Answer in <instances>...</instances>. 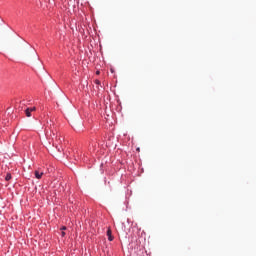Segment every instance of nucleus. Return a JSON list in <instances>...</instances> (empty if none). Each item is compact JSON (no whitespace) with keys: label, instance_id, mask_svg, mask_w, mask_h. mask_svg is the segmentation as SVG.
Wrapping results in <instances>:
<instances>
[{"label":"nucleus","instance_id":"f257e3e1","mask_svg":"<svg viewBox=\"0 0 256 256\" xmlns=\"http://www.w3.org/2000/svg\"><path fill=\"white\" fill-rule=\"evenodd\" d=\"M35 110H36L35 107H33V108H27V109L25 110L26 116H27V117H31V112H33V111H35Z\"/></svg>","mask_w":256,"mask_h":256},{"label":"nucleus","instance_id":"f03ea898","mask_svg":"<svg viewBox=\"0 0 256 256\" xmlns=\"http://www.w3.org/2000/svg\"><path fill=\"white\" fill-rule=\"evenodd\" d=\"M107 236H108L109 241H112V240L114 239V237L112 236V231H111V229H108V230H107Z\"/></svg>","mask_w":256,"mask_h":256},{"label":"nucleus","instance_id":"7ed1b4c3","mask_svg":"<svg viewBox=\"0 0 256 256\" xmlns=\"http://www.w3.org/2000/svg\"><path fill=\"white\" fill-rule=\"evenodd\" d=\"M42 175H43V172H40V171H38V170L35 171V177H36L37 179H41Z\"/></svg>","mask_w":256,"mask_h":256},{"label":"nucleus","instance_id":"20e7f679","mask_svg":"<svg viewBox=\"0 0 256 256\" xmlns=\"http://www.w3.org/2000/svg\"><path fill=\"white\" fill-rule=\"evenodd\" d=\"M10 179H11V174L8 173V174L6 175V177H5V180H6V181H9Z\"/></svg>","mask_w":256,"mask_h":256},{"label":"nucleus","instance_id":"39448f33","mask_svg":"<svg viewBox=\"0 0 256 256\" xmlns=\"http://www.w3.org/2000/svg\"><path fill=\"white\" fill-rule=\"evenodd\" d=\"M56 148L58 149L59 152H61L63 150L62 148L58 147L57 145H56Z\"/></svg>","mask_w":256,"mask_h":256},{"label":"nucleus","instance_id":"423d86ee","mask_svg":"<svg viewBox=\"0 0 256 256\" xmlns=\"http://www.w3.org/2000/svg\"><path fill=\"white\" fill-rule=\"evenodd\" d=\"M57 142H58V143H61V142H62V139L59 137V138L57 139Z\"/></svg>","mask_w":256,"mask_h":256},{"label":"nucleus","instance_id":"0eeeda50","mask_svg":"<svg viewBox=\"0 0 256 256\" xmlns=\"http://www.w3.org/2000/svg\"><path fill=\"white\" fill-rule=\"evenodd\" d=\"M95 83L98 84V85L101 84V82L99 80H96Z\"/></svg>","mask_w":256,"mask_h":256},{"label":"nucleus","instance_id":"6e6552de","mask_svg":"<svg viewBox=\"0 0 256 256\" xmlns=\"http://www.w3.org/2000/svg\"><path fill=\"white\" fill-rule=\"evenodd\" d=\"M61 235L64 237V236H65V232H64V231H62Z\"/></svg>","mask_w":256,"mask_h":256},{"label":"nucleus","instance_id":"1a4fd4ad","mask_svg":"<svg viewBox=\"0 0 256 256\" xmlns=\"http://www.w3.org/2000/svg\"><path fill=\"white\" fill-rule=\"evenodd\" d=\"M61 230H66V227H65V226H63V227L61 228Z\"/></svg>","mask_w":256,"mask_h":256},{"label":"nucleus","instance_id":"9d476101","mask_svg":"<svg viewBox=\"0 0 256 256\" xmlns=\"http://www.w3.org/2000/svg\"><path fill=\"white\" fill-rule=\"evenodd\" d=\"M96 74H97V75H99V74H100V72H99V71H97V72H96Z\"/></svg>","mask_w":256,"mask_h":256}]
</instances>
